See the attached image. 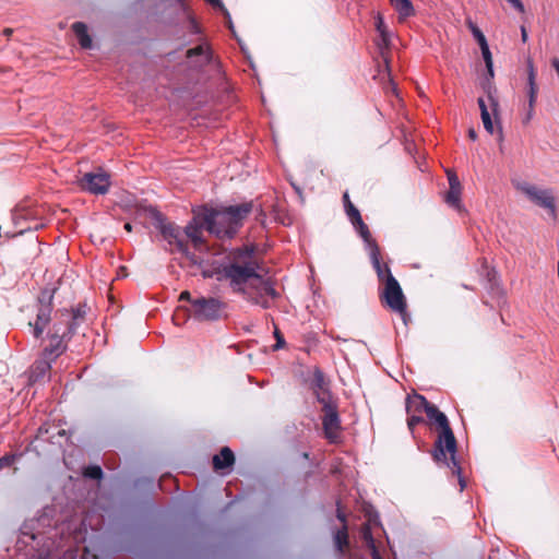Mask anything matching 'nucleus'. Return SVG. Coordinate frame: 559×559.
<instances>
[{
    "instance_id": "1",
    "label": "nucleus",
    "mask_w": 559,
    "mask_h": 559,
    "mask_svg": "<svg viewBox=\"0 0 559 559\" xmlns=\"http://www.w3.org/2000/svg\"><path fill=\"white\" fill-rule=\"evenodd\" d=\"M177 253H181L193 264L201 267V272L205 277L217 276V280L228 282L234 293L243 295L249 293L257 281H260V273H264L265 269L253 247L238 248L231 251L227 258V262L214 271L202 267L203 260L200 255L190 254L188 246L177 240Z\"/></svg>"
},
{
    "instance_id": "2",
    "label": "nucleus",
    "mask_w": 559,
    "mask_h": 559,
    "mask_svg": "<svg viewBox=\"0 0 559 559\" xmlns=\"http://www.w3.org/2000/svg\"><path fill=\"white\" fill-rule=\"evenodd\" d=\"M251 211L250 202L223 209L203 206L194 212L192 221L186 227V235L192 246L202 251L205 248L204 231L219 239L233 238Z\"/></svg>"
},
{
    "instance_id": "3",
    "label": "nucleus",
    "mask_w": 559,
    "mask_h": 559,
    "mask_svg": "<svg viewBox=\"0 0 559 559\" xmlns=\"http://www.w3.org/2000/svg\"><path fill=\"white\" fill-rule=\"evenodd\" d=\"M180 70L187 72V79L192 83L205 80L207 69H217L218 58L215 56L210 40H203L197 46L188 47L180 62Z\"/></svg>"
},
{
    "instance_id": "4",
    "label": "nucleus",
    "mask_w": 559,
    "mask_h": 559,
    "mask_svg": "<svg viewBox=\"0 0 559 559\" xmlns=\"http://www.w3.org/2000/svg\"><path fill=\"white\" fill-rule=\"evenodd\" d=\"M438 438L436 440V449L433 457L437 462H443L451 469L452 476L457 479L460 491H463L466 483L461 473V467L455 461L456 440L449 426V421H436Z\"/></svg>"
},
{
    "instance_id": "5",
    "label": "nucleus",
    "mask_w": 559,
    "mask_h": 559,
    "mask_svg": "<svg viewBox=\"0 0 559 559\" xmlns=\"http://www.w3.org/2000/svg\"><path fill=\"white\" fill-rule=\"evenodd\" d=\"M209 40L186 0H177V50Z\"/></svg>"
},
{
    "instance_id": "6",
    "label": "nucleus",
    "mask_w": 559,
    "mask_h": 559,
    "mask_svg": "<svg viewBox=\"0 0 559 559\" xmlns=\"http://www.w3.org/2000/svg\"><path fill=\"white\" fill-rule=\"evenodd\" d=\"M310 389L321 405V419H338L336 401L330 391V380L320 368H314L312 372Z\"/></svg>"
},
{
    "instance_id": "7",
    "label": "nucleus",
    "mask_w": 559,
    "mask_h": 559,
    "mask_svg": "<svg viewBox=\"0 0 559 559\" xmlns=\"http://www.w3.org/2000/svg\"><path fill=\"white\" fill-rule=\"evenodd\" d=\"M225 305L216 298L195 297L191 306L185 308L188 316L198 321H213L222 317Z\"/></svg>"
},
{
    "instance_id": "8",
    "label": "nucleus",
    "mask_w": 559,
    "mask_h": 559,
    "mask_svg": "<svg viewBox=\"0 0 559 559\" xmlns=\"http://www.w3.org/2000/svg\"><path fill=\"white\" fill-rule=\"evenodd\" d=\"M381 301L392 311L399 313L406 323L407 304L402 287L394 276H390L380 293Z\"/></svg>"
},
{
    "instance_id": "9",
    "label": "nucleus",
    "mask_w": 559,
    "mask_h": 559,
    "mask_svg": "<svg viewBox=\"0 0 559 559\" xmlns=\"http://www.w3.org/2000/svg\"><path fill=\"white\" fill-rule=\"evenodd\" d=\"M135 214L138 219L151 224L159 233L162 239L168 242V250L173 252L175 229L170 223H166L163 214L152 206H140Z\"/></svg>"
},
{
    "instance_id": "10",
    "label": "nucleus",
    "mask_w": 559,
    "mask_h": 559,
    "mask_svg": "<svg viewBox=\"0 0 559 559\" xmlns=\"http://www.w3.org/2000/svg\"><path fill=\"white\" fill-rule=\"evenodd\" d=\"M72 336V326H64L56 322L48 333V344L43 349V357L56 360L68 348V342Z\"/></svg>"
},
{
    "instance_id": "11",
    "label": "nucleus",
    "mask_w": 559,
    "mask_h": 559,
    "mask_svg": "<svg viewBox=\"0 0 559 559\" xmlns=\"http://www.w3.org/2000/svg\"><path fill=\"white\" fill-rule=\"evenodd\" d=\"M407 419H423V414L427 419H448V417L438 409V407L429 403L423 395L414 393L406 399Z\"/></svg>"
},
{
    "instance_id": "12",
    "label": "nucleus",
    "mask_w": 559,
    "mask_h": 559,
    "mask_svg": "<svg viewBox=\"0 0 559 559\" xmlns=\"http://www.w3.org/2000/svg\"><path fill=\"white\" fill-rule=\"evenodd\" d=\"M519 189L536 205L547 210L552 219H557L556 198L550 189H538L528 183L519 186Z\"/></svg>"
},
{
    "instance_id": "13",
    "label": "nucleus",
    "mask_w": 559,
    "mask_h": 559,
    "mask_svg": "<svg viewBox=\"0 0 559 559\" xmlns=\"http://www.w3.org/2000/svg\"><path fill=\"white\" fill-rule=\"evenodd\" d=\"M52 298L53 290L45 289L40 293L38 301L40 304L35 322H29L28 325L33 329V335L35 338H40L46 326L50 322V316L52 311Z\"/></svg>"
},
{
    "instance_id": "14",
    "label": "nucleus",
    "mask_w": 559,
    "mask_h": 559,
    "mask_svg": "<svg viewBox=\"0 0 559 559\" xmlns=\"http://www.w3.org/2000/svg\"><path fill=\"white\" fill-rule=\"evenodd\" d=\"M80 186L93 194H105L110 187V177L103 170L86 173L80 179Z\"/></svg>"
},
{
    "instance_id": "15",
    "label": "nucleus",
    "mask_w": 559,
    "mask_h": 559,
    "mask_svg": "<svg viewBox=\"0 0 559 559\" xmlns=\"http://www.w3.org/2000/svg\"><path fill=\"white\" fill-rule=\"evenodd\" d=\"M235 464V454L228 448L224 447L212 459V465L215 473L225 476L230 473Z\"/></svg>"
},
{
    "instance_id": "16",
    "label": "nucleus",
    "mask_w": 559,
    "mask_h": 559,
    "mask_svg": "<svg viewBox=\"0 0 559 559\" xmlns=\"http://www.w3.org/2000/svg\"><path fill=\"white\" fill-rule=\"evenodd\" d=\"M448 181H449V191L445 194V202L456 209L461 210V194H462V186L459 180V177L453 170H448Z\"/></svg>"
},
{
    "instance_id": "17",
    "label": "nucleus",
    "mask_w": 559,
    "mask_h": 559,
    "mask_svg": "<svg viewBox=\"0 0 559 559\" xmlns=\"http://www.w3.org/2000/svg\"><path fill=\"white\" fill-rule=\"evenodd\" d=\"M372 266L376 270L378 280L381 284L385 285L390 276H393L388 264L381 262L380 248L377 242H372L370 251Z\"/></svg>"
},
{
    "instance_id": "18",
    "label": "nucleus",
    "mask_w": 559,
    "mask_h": 559,
    "mask_svg": "<svg viewBox=\"0 0 559 559\" xmlns=\"http://www.w3.org/2000/svg\"><path fill=\"white\" fill-rule=\"evenodd\" d=\"M52 361L53 360L45 357L36 360L31 368L29 381L35 383L44 381L46 378H48Z\"/></svg>"
},
{
    "instance_id": "19",
    "label": "nucleus",
    "mask_w": 559,
    "mask_h": 559,
    "mask_svg": "<svg viewBox=\"0 0 559 559\" xmlns=\"http://www.w3.org/2000/svg\"><path fill=\"white\" fill-rule=\"evenodd\" d=\"M66 319L60 321L59 323L64 326H72V334L75 332L76 326H79L84 320L86 316V305H79L71 312H66Z\"/></svg>"
},
{
    "instance_id": "20",
    "label": "nucleus",
    "mask_w": 559,
    "mask_h": 559,
    "mask_svg": "<svg viewBox=\"0 0 559 559\" xmlns=\"http://www.w3.org/2000/svg\"><path fill=\"white\" fill-rule=\"evenodd\" d=\"M376 522L369 521L368 523L364 524L361 527V538L366 543L367 547L371 551L372 559H380V554L377 549L376 542L372 537V526L376 525Z\"/></svg>"
},
{
    "instance_id": "21",
    "label": "nucleus",
    "mask_w": 559,
    "mask_h": 559,
    "mask_svg": "<svg viewBox=\"0 0 559 559\" xmlns=\"http://www.w3.org/2000/svg\"><path fill=\"white\" fill-rule=\"evenodd\" d=\"M380 37H381V39L378 43V47H379V50H380V55H381V57L384 60L385 71H386V74H388V78H389V83H388V86L385 88H390L392 92H395L396 86H395L394 82L391 79L390 69H389V60H388V56H386V50L389 49V46H390L389 34L388 33H383L382 35H380Z\"/></svg>"
},
{
    "instance_id": "22",
    "label": "nucleus",
    "mask_w": 559,
    "mask_h": 559,
    "mask_svg": "<svg viewBox=\"0 0 559 559\" xmlns=\"http://www.w3.org/2000/svg\"><path fill=\"white\" fill-rule=\"evenodd\" d=\"M73 33L75 34L80 46L83 49H91L92 48V38L88 35L87 26L83 22H74L71 26Z\"/></svg>"
},
{
    "instance_id": "23",
    "label": "nucleus",
    "mask_w": 559,
    "mask_h": 559,
    "mask_svg": "<svg viewBox=\"0 0 559 559\" xmlns=\"http://www.w3.org/2000/svg\"><path fill=\"white\" fill-rule=\"evenodd\" d=\"M251 289L259 292L266 297H271L272 299L280 297V294L274 288L273 283L270 280H265L263 277V273H260V281H257Z\"/></svg>"
},
{
    "instance_id": "24",
    "label": "nucleus",
    "mask_w": 559,
    "mask_h": 559,
    "mask_svg": "<svg viewBox=\"0 0 559 559\" xmlns=\"http://www.w3.org/2000/svg\"><path fill=\"white\" fill-rule=\"evenodd\" d=\"M245 299L248 301L259 305L264 309H267L271 307L270 300L264 296L263 294L255 292L253 289H250L249 293L242 295Z\"/></svg>"
},
{
    "instance_id": "25",
    "label": "nucleus",
    "mask_w": 559,
    "mask_h": 559,
    "mask_svg": "<svg viewBox=\"0 0 559 559\" xmlns=\"http://www.w3.org/2000/svg\"><path fill=\"white\" fill-rule=\"evenodd\" d=\"M350 223L354 225V227L357 229V231L359 233L361 238L369 245V247L371 249L372 248V242H376V241L372 239L371 234L369 231V228L364 223L361 216H359L358 219L352 221Z\"/></svg>"
},
{
    "instance_id": "26",
    "label": "nucleus",
    "mask_w": 559,
    "mask_h": 559,
    "mask_svg": "<svg viewBox=\"0 0 559 559\" xmlns=\"http://www.w3.org/2000/svg\"><path fill=\"white\" fill-rule=\"evenodd\" d=\"M323 424H324L323 429H324L325 437L331 442H336L338 440L340 433H341L340 421H323Z\"/></svg>"
},
{
    "instance_id": "27",
    "label": "nucleus",
    "mask_w": 559,
    "mask_h": 559,
    "mask_svg": "<svg viewBox=\"0 0 559 559\" xmlns=\"http://www.w3.org/2000/svg\"><path fill=\"white\" fill-rule=\"evenodd\" d=\"M466 24H467L468 28L471 29L474 38L478 43L480 50L484 51V49H489L487 39H486L484 33L478 28V26L469 19L466 21Z\"/></svg>"
},
{
    "instance_id": "28",
    "label": "nucleus",
    "mask_w": 559,
    "mask_h": 559,
    "mask_svg": "<svg viewBox=\"0 0 559 559\" xmlns=\"http://www.w3.org/2000/svg\"><path fill=\"white\" fill-rule=\"evenodd\" d=\"M395 10L404 17L414 14V8L409 0H390Z\"/></svg>"
},
{
    "instance_id": "29",
    "label": "nucleus",
    "mask_w": 559,
    "mask_h": 559,
    "mask_svg": "<svg viewBox=\"0 0 559 559\" xmlns=\"http://www.w3.org/2000/svg\"><path fill=\"white\" fill-rule=\"evenodd\" d=\"M343 203L346 215L350 222L354 219H358L359 216H361L358 209L352 203L348 192H345L343 194Z\"/></svg>"
},
{
    "instance_id": "30",
    "label": "nucleus",
    "mask_w": 559,
    "mask_h": 559,
    "mask_svg": "<svg viewBox=\"0 0 559 559\" xmlns=\"http://www.w3.org/2000/svg\"><path fill=\"white\" fill-rule=\"evenodd\" d=\"M334 542L337 549L343 552L348 546V533L345 524L338 530L334 536Z\"/></svg>"
},
{
    "instance_id": "31",
    "label": "nucleus",
    "mask_w": 559,
    "mask_h": 559,
    "mask_svg": "<svg viewBox=\"0 0 559 559\" xmlns=\"http://www.w3.org/2000/svg\"><path fill=\"white\" fill-rule=\"evenodd\" d=\"M82 474L91 479L100 480L103 478V469L99 465H90L83 469Z\"/></svg>"
},
{
    "instance_id": "32",
    "label": "nucleus",
    "mask_w": 559,
    "mask_h": 559,
    "mask_svg": "<svg viewBox=\"0 0 559 559\" xmlns=\"http://www.w3.org/2000/svg\"><path fill=\"white\" fill-rule=\"evenodd\" d=\"M526 70H527V85L537 84L536 83L537 71L534 66V61H533L532 57H527V59H526Z\"/></svg>"
},
{
    "instance_id": "33",
    "label": "nucleus",
    "mask_w": 559,
    "mask_h": 559,
    "mask_svg": "<svg viewBox=\"0 0 559 559\" xmlns=\"http://www.w3.org/2000/svg\"><path fill=\"white\" fill-rule=\"evenodd\" d=\"M481 55H483L484 61L486 63L488 75L490 78H493V75H495L493 62H492V56H491L490 49H484V51H481Z\"/></svg>"
},
{
    "instance_id": "34",
    "label": "nucleus",
    "mask_w": 559,
    "mask_h": 559,
    "mask_svg": "<svg viewBox=\"0 0 559 559\" xmlns=\"http://www.w3.org/2000/svg\"><path fill=\"white\" fill-rule=\"evenodd\" d=\"M205 1L209 4H211L214 9L219 10L225 15V17L227 19L228 23L230 24V14H229L228 10L225 8V5L222 2V0H205Z\"/></svg>"
},
{
    "instance_id": "35",
    "label": "nucleus",
    "mask_w": 559,
    "mask_h": 559,
    "mask_svg": "<svg viewBox=\"0 0 559 559\" xmlns=\"http://www.w3.org/2000/svg\"><path fill=\"white\" fill-rule=\"evenodd\" d=\"M527 96H528V107H535L537 94H538V86L537 84L534 85H527Z\"/></svg>"
},
{
    "instance_id": "36",
    "label": "nucleus",
    "mask_w": 559,
    "mask_h": 559,
    "mask_svg": "<svg viewBox=\"0 0 559 559\" xmlns=\"http://www.w3.org/2000/svg\"><path fill=\"white\" fill-rule=\"evenodd\" d=\"M481 121H483V124H484V128L486 129V131L489 132L490 134H492L493 133V123L491 121L489 111L484 112V116H481Z\"/></svg>"
},
{
    "instance_id": "37",
    "label": "nucleus",
    "mask_w": 559,
    "mask_h": 559,
    "mask_svg": "<svg viewBox=\"0 0 559 559\" xmlns=\"http://www.w3.org/2000/svg\"><path fill=\"white\" fill-rule=\"evenodd\" d=\"M15 461V455L7 454L0 457V469L11 466Z\"/></svg>"
},
{
    "instance_id": "38",
    "label": "nucleus",
    "mask_w": 559,
    "mask_h": 559,
    "mask_svg": "<svg viewBox=\"0 0 559 559\" xmlns=\"http://www.w3.org/2000/svg\"><path fill=\"white\" fill-rule=\"evenodd\" d=\"M274 336L276 338V344L274 345V349L283 348L285 346V340L277 328H275Z\"/></svg>"
},
{
    "instance_id": "39",
    "label": "nucleus",
    "mask_w": 559,
    "mask_h": 559,
    "mask_svg": "<svg viewBox=\"0 0 559 559\" xmlns=\"http://www.w3.org/2000/svg\"><path fill=\"white\" fill-rule=\"evenodd\" d=\"M520 13L525 12L524 4L521 0H507Z\"/></svg>"
},
{
    "instance_id": "40",
    "label": "nucleus",
    "mask_w": 559,
    "mask_h": 559,
    "mask_svg": "<svg viewBox=\"0 0 559 559\" xmlns=\"http://www.w3.org/2000/svg\"><path fill=\"white\" fill-rule=\"evenodd\" d=\"M376 28L380 33V35H382L383 33H388L383 19L380 15L377 17Z\"/></svg>"
},
{
    "instance_id": "41",
    "label": "nucleus",
    "mask_w": 559,
    "mask_h": 559,
    "mask_svg": "<svg viewBox=\"0 0 559 559\" xmlns=\"http://www.w3.org/2000/svg\"><path fill=\"white\" fill-rule=\"evenodd\" d=\"M488 99L490 102V107H491L492 114H493L495 117H497L498 107H499L498 100L495 99L492 97V95H490V94L488 95Z\"/></svg>"
},
{
    "instance_id": "42",
    "label": "nucleus",
    "mask_w": 559,
    "mask_h": 559,
    "mask_svg": "<svg viewBox=\"0 0 559 559\" xmlns=\"http://www.w3.org/2000/svg\"><path fill=\"white\" fill-rule=\"evenodd\" d=\"M194 298L191 297V294L188 290L182 292L178 298L179 301H188L189 306H191V301Z\"/></svg>"
},
{
    "instance_id": "43",
    "label": "nucleus",
    "mask_w": 559,
    "mask_h": 559,
    "mask_svg": "<svg viewBox=\"0 0 559 559\" xmlns=\"http://www.w3.org/2000/svg\"><path fill=\"white\" fill-rule=\"evenodd\" d=\"M478 106H479V109H480V116H484V112L485 111H488V108H487V105L484 100V98H478Z\"/></svg>"
},
{
    "instance_id": "44",
    "label": "nucleus",
    "mask_w": 559,
    "mask_h": 559,
    "mask_svg": "<svg viewBox=\"0 0 559 559\" xmlns=\"http://www.w3.org/2000/svg\"><path fill=\"white\" fill-rule=\"evenodd\" d=\"M520 29H521V39L523 43H526L528 39V34H527L526 27L524 25H522L520 27Z\"/></svg>"
},
{
    "instance_id": "45",
    "label": "nucleus",
    "mask_w": 559,
    "mask_h": 559,
    "mask_svg": "<svg viewBox=\"0 0 559 559\" xmlns=\"http://www.w3.org/2000/svg\"><path fill=\"white\" fill-rule=\"evenodd\" d=\"M534 108L535 107H528V111H527L526 118L524 119V123H528L530 120L532 119V117L534 115Z\"/></svg>"
},
{
    "instance_id": "46",
    "label": "nucleus",
    "mask_w": 559,
    "mask_h": 559,
    "mask_svg": "<svg viewBox=\"0 0 559 559\" xmlns=\"http://www.w3.org/2000/svg\"><path fill=\"white\" fill-rule=\"evenodd\" d=\"M551 66H552V68L555 69V71L557 72V74L559 76V59L558 58H554L551 60Z\"/></svg>"
},
{
    "instance_id": "47",
    "label": "nucleus",
    "mask_w": 559,
    "mask_h": 559,
    "mask_svg": "<svg viewBox=\"0 0 559 559\" xmlns=\"http://www.w3.org/2000/svg\"><path fill=\"white\" fill-rule=\"evenodd\" d=\"M467 134L472 141H475L477 139V133L474 128H469Z\"/></svg>"
},
{
    "instance_id": "48",
    "label": "nucleus",
    "mask_w": 559,
    "mask_h": 559,
    "mask_svg": "<svg viewBox=\"0 0 559 559\" xmlns=\"http://www.w3.org/2000/svg\"><path fill=\"white\" fill-rule=\"evenodd\" d=\"M13 33V29L12 28H4L3 29V35L7 36V37H10Z\"/></svg>"
},
{
    "instance_id": "49",
    "label": "nucleus",
    "mask_w": 559,
    "mask_h": 559,
    "mask_svg": "<svg viewBox=\"0 0 559 559\" xmlns=\"http://www.w3.org/2000/svg\"><path fill=\"white\" fill-rule=\"evenodd\" d=\"M124 229H126L128 233L132 231V224H131V223H126V224H124Z\"/></svg>"
},
{
    "instance_id": "50",
    "label": "nucleus",
    "mask_w": 559,
    "mask_h": 559,
    "mask_svg": "<svg viewBox=\"0 0 559 559\" xmlns=\"http://www.w3.org/2000/svg\"><path fill=\"white\" fill-rule=\"evenodd\" d=\"M416 423H417V421H413V420H409V421H408V427H409V429H411V430H413V429H414V426H415V424H416Z\"/></svg>"
},
{
    "instance_id": "51",
    "label": "nucleus",
    "mask_w": 559,
    "mask_h": 559,
    "mask_svg": "<svg viewBox=\"0 0 559 559\" xmlns=\"http://www.w3.org/2000/svg\"><path fill=\"white\" fill-rule=\"evenodd\" d=\"M171 321H175V311L170 316Z\"/></svg>"
},
{
    "instance_id": "52",
    "label": "nucleus",
    "mask_w": 559,
    "mask_h": 559,
    "mask_svg": "<svg viewBox=\"0 0 559 559\" xmlns=\"http://www.w3.org/2000/svg\"><path fill=\"white\" fill-rule=\"evenodd\" d=\"M66 556H67V558H71V559H73V558H72V552H69V554H67Z\"/></svg>"
},
{
    "instance_id": "53",
    "label": "nucleus",
    "mask_w": 559,
    "mask_h": 559,
    "mask_svg": "<svg viewBox=\"0 0 559 559\" xmlns=\"http://www.w3.org/2000/svg\"><path fill=\"white\" fill-rule=\"evenodd\" d=\"M178 67L180 68V66H179V64H178ZM179 71H180L181 73H183V71H181L180 69H179V70H176V73H179ZM185 73L187 74V72H186V71H185Z\"/></svg>"
},
{
    "instance_id": "54",
    "label": "nucleus",
    "mask_w": 559,
    "mask_h": 559,
    "mask_svg": "<svg viewBox=\"0 0 559 559\" xmlns=\"http://www.w3.org/2000/svg\"><path fill=\"white\" fill-rule=\"evenodd\" d=\"M499 134H500V139H502V130H501V128H499Z\"/></svg>"
}]
</instances>
